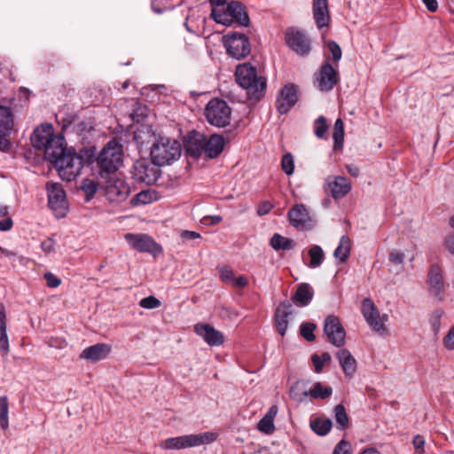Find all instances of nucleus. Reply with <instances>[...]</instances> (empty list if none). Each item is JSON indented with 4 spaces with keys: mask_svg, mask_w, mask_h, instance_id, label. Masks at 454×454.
<instances>
[{
    "mask_svg": "<svg viewBox=\"0 0 454 454\" xmlns=\"http://www.w3.org/2000/svg\"><path fill=\"white\" fill-rule=\"evenodd\" d=\"M223 44L227 53L236 59H244L251 52L248 37L239 32H230L224 35Z\"/></svg>",
    "mask_w": 454,
    "mask_h": 454,
    "instance_id": "8",
    "label": "nucleus"
},
{
    "mask_svg": "<svg viewBox=\"0 0 454 454\" xmlns=\"http://www.w3.org/2000/svg\"><path fill=\"white\" fill-rule=\"evenodd\" d=\"M235 78L238 84L247 91L250 98L259 99L266 88V79L258 76L256 68L249 62L236 67Z\"/></svg>",
    "mask_w": 454,
    "mask_h": 454,
    "instance_id": "1",
    "label": "nucleus"
},
{
    "mask_svg": "<svg viewBox=\"0 0 454 454\" xmlns=\"http://www.w3.org/2000/svg\"><path fill=\"white\" fill-rule=\"evenodd\" d=\"M314 296V290L308 283H301L298 285L294 294L292 297V301L298 306L309 305Z\"/></svg>",
    "mask_w": 454,
    "mask_h": 454,
    "instance_id": "29",
    "label": "nucleus"
},
{
    "mask_svg": "<svg viewBox=\"0 0 454 454\" xmlns=\"http://www.w3.org/2000/svg\"><path fill=\"white\" fill-rule=\"evenodd\" d=\"M445 247L451 254H454V233L446 239Z\"/></svg>",
    "mask_w": 454,
    "mask_h": 454,
    "instance_id": "64",
    "label": "nucleus"
},
{
    "mask_svg": "<svg viewBox=\"0 0 454 454\" xmlns=\"http://www.w3.org/2000/svg\"><path fill=\"white\" fill-rule=\"evenodd\" d=\"M12 128L13 118L11 108L0 106V133L9 135Z\"/></svg>",
    "mask_w": 454,
    "mask_h": 454,
    "instance_id": "32",
    "label": "nucleus"
},
{
    "mask_svg": "<svg viewBox=\"0 0 454 454\" xmlns=\"http://www.w3.org/2000/svg\"><path fill=\"white\" fill-rule=\"evenodd\" d=\"M327 48L332 54V59L335 62H339L342 56V51L340 45L335 41H329Z\"/></svg>",
    "mask_w": 454,
    "mask_h": 454,
    "instance_id": "48",
    "label": "nucleus"
},
{
    "mask_svg": "<svg viewBox=\"0 0 454 454\" xmlns=\"http://www.w3.org/2000/svg\"><path fill=\"white\" fill-rule=\"evenodd\" d=\"M333 139L334 141L333 149L338 150L343 146L344 142V123L340 118L335 121L333 133Z\"/></svg>",
    "mask_w": 454,
    "mask_h": 454,
    "instance_id": "38",
    "label": "nucleus"
},
{
    "mask_svg": "<svg viewBox=\"0 0 454 454\" xmlns=\"http://www.w3.org/2000/svg\"><path fill=\"white\" fill-rule=\"evenodd\" d=\"M427 285L429 294L436 299L442 301L445 293V281L442 269L440 265L433 263L427 272Z\"/></svg>",
    "mask_w": 454,
    "mask_h": 454,
    "instance_id": "12",
    "label": "nucleus"
},
{
    "mask_svg": "<svg viewBox=\"0 0 454 454\" xmlns=\"http://www.w3.org/2000/svg\"><path fill=\"white\" fill-rule=\"evenodd\" d=\"M324 332L328 340L337 348L345 344L346 332L338 317L329 315L325 319Z\"/></svg>",
    "mask_w": 454,
    "mask_h": 454,
    "instance_id": "13",
    "label": "nucleus"
},
{
    "mask_svg": "<svg viewBox=\"0 0 454 454\" xmlns=\"http://www.w3.org/2000/svg\"><path fill=\"white\" fill-rule=\"evenodd\" d=\"M328 129L326 119L324 116H319L314 122L315 135L318 138L325 137V135Z\"/></svg>",
    "mask_w": 454,
    "mask_h": 454,
    "instance_id": "43",
    "label": "nucleus"
},
{
    "mask_svg": "<svg viewBox=\"0 0 454 454\" xmlns=\"http://www.w3.org/2000/svg\"><path fill=\"white\" fill-rule=\"evenodd\" d=\"M194 333L211 347H218L224 342L223 333L209 324H196L194 325Z\"/></svg>",
    "mask_w": 454,
    "mask_h": 454,
    "instance_id": "17",
    "label": "nucleus"
},
{
    "mask_svg": "<svg viewBox=\"0 0 454 454\" xmlns=\"http://www.w3.org/2000/svg\"><path fill=\"white\" fill-rule=\"evenodd\" d=\"M308 253L310 258L309 263L308 264L309 268L315 269L323 263L325 260V253L320 246L312 245Z\"/></svg>",
    "mask_w": 454,
    "mask_h": 454,
    "instance_id": "37",
    "label": "nucleus"
},
{
    "mask_svg": "<svg viewBox=\"0 0 454 454\" xmlns=\"http://www.w3.org/2000/svg\"><path fill=\"white\" fill-rule=\"evenodd\" d=\"M316 325L313 323H303L300 327L301 335L308 341H313L316 339L314 331Z\"/></svg>",
    "mask_w": 454,
    "mask_h": 454,
    "instance_id": "42",
    "label": "nucleus"
},
{
    "mask_svg": "<svg viewBox=\"0 0 454 454\" xmlns=\"http://www.w3.org/2000/svg\"><path fill=\"white\" fill-rule=\"evenodd\" d=\"M317 80L319 90L328 91L337 84L339 74L330 63L326 62L320 67Z\"/></svg>",
    "mask_w": 454,
    "mask_h": 454,
    "instance_id": "19",
    "label": "nucleus"
},
{
    "mask_svg": "<svg viewBox=\"0 0 454 454\" xmlns=\"http://www.w3.org/2000/svg\"><path fill=\"white\" fill-rule=\"evenodd\" d=\"M288 218L290 223L297 229L305 228L310 222L309 211L302 204L294 206L288 211Z\"/></svg>",
    "mask_w": 454,
    "mask_h": 454,
    "instance_id": "25",
    "label": "nucleus"
},
{
    "mask_svg": "<svg viewBox=\"0 0 454 454\" xmlns=\"http://www.w3.org/2000/svg\"><path fill=\"white\" fill-rule=\"evenodd\" d=\"M292 305L289 301L281 302L275 312V323L281 336L286 334L288 326V317L291 315Z\"/></svg>",
    "mask_w": 454,
    "mask_h": 454,
    "instance_id": "26",
    "label": "nucleus"
},
{
    "mask_svg": "<svg viewBox=\"0 0 454 454\" xmlns=\"http://www.w3.org/2000/svg\"><path fill=\"white\" fill-rule=\"evenodd\" d=\"M423 4L426 5L427 9L431 12H434L438 9V2L437 0H422Z\"/></svg>",
    "mask_w": 454,
    "mask_h": 454,
    "instance_id": "63",
    "label": "nucleus"
},
{
    "mask_svg": "<svg viewBox=\"0 0 454 454\" xmlns=\"http://www.w3.org/2000/svg\"><path fill=\"white\" fill-rule=\"evenodd\" d=\"M152 201V194L149 191H142L138 193H137L132 199H131V204L133 206L137 205H145L147 203H150Z\"/></svg>",
    "mask_w": 454,
    "mask_h": 454,
    "instance_id": "45",
    "label": "nucleus"
},
{
    "mask_svg": "<svg viewBox=\"0 0 454 454\" xmlns=\"http://www.w3.org/2000/svg\"><path fill=\"white\" fill-rule=\"evenodd\" d=\"M9 402L6 395L0 396V427L5 430L9 427Z\"/></svg>",
    "mask_w": 454,
    "mask_h": 454,
    "instance_id": "40",
    "label": "nucleus"
},
{
    "mask_svg": "<svg viewBox=\"0 0 454 454\" xmlns=\"http://www.w3.org/2000/svg\"><path fill=\"white\" fill-rule=\"evenodd\" d=\"M272 207L273 206L270 201H262L258 206L257 214L259 215H267L271 210Z\"/></svg>",
    "mask_w": 454,
    "mask_h": 454,
    "instance_id": "57",
    "label": "nucleus"
},
{
    "mask_svg": "<svg viewBox=\"0 0 454 454\" xmlns=\"http://www.w3.org/2000/svg\"><path fill=\"white\" fill-rule=\"evenodd\" d=\"M205 136L200 132H193L189 137L186 151L193 157H199L204 152Z\"/></svg>",
    "mask_w": 454,
    "mask_h": 454,
    "instance_id": "31",
    "label": "nucleus"
},
{
    "mask_svg": "<svg viewBox=\"0 0 454 454\" xmlns=\"http://www.w3.org/2000/svg\"><path fill=\"white\" fill-rule=\"evenodd\" d=\"M278 408L277 405H272L268 410L267 413L260 419L257 424V429L266 434H270L274 432V419L278 414Z\"/></svg>",
    "mask_w": 454,
    "mask_h": 454,
    "instance_id": "30",
    "label": "nucleus"
},
{
    "mask_svg": "<svg viewBox=\"0 0 454 454\" xmlns=\"http://www.w3.org/2000/svg\"><path fill=\"white\" fill-rule=\"evenodd\" d=\"M112 348L106 343H97L82 350L80 358L90 362H98L105 359L111 352Z\"/></svg>",
    "mask_w": 454,
    "mask_h": 454,
    "instance_id": "23",
    "label": "nucleus"
},
{
    "mask_svg": "<svg viewBox=\"0 0 454 454\" xmlns=\"http://www.w3.org/2000/svg\"><path fill=\"white\" fill-rule=\"evenodd\" d=\"M9 351L10 344L6 333V326H0V353L4 356L8 355Z\"/></svg>",
    "mask_w": 454,
    "mask_h": 454,
    "instance_id": "44",
    "label": "nucleus"
},
{
    "mask_svg": "<svg viewBox=\"0 0 454 454\" xmlns=\"http://www.w3.org/2000/svg\"><path fill=\"white\" fill-rule=\"evenodd\" d=\"M211 17L213 20L224 26H231L236 23L242 27H247L250 20L247 12L245 11L241 3L237 1H231L223 4V5H217L211 9Z\"/></svg>",
    "mask_w": 454,
    "mask_h": 454,
    "instance_id": "2",
    "label": "nucleus"
},
{
    "mask_svg": "<svg viewBox=\"0 0 454 454\" xmlns=\"http://www.w3.org/2000/svg\"><path fill=\"white\" fill-rule=\"evenodd\" d=\"M181 144L168 137H159L151 147V158L160 166L170 164L181 156Z\"/></svg>",
    "mask_w": 454,
    "mask_h": 454,
    "instance_id": "4",
    "label": "nucleus"
},
{
    "mask_svg": "<svg viewBox=\"0 0 454 454\" xmlns=\"http://www.w3.org/2000/svg\"><path fill=\"white\" fill-rule=\"evenodd\" d=\"M312 12L318 28L329 26L331 18L327 0H313Z\"/></svg>",
    "mask_w": 454,
    "mask_h": 454,
    "instance_id": "24",
    "label": "nucleus"
},
{
    "mask_svg": "<svg viewBox=\"0 0 454 454\" xmlns=\"http://www.w3.org/2000/svg\"><path fill=\"white\" fill-rule=\"evenodd\" d=\"M224 145L225 140L223 136L212 135L207 140L205 138L204 153L210 159L216 158L223 152Z\"/></svg>",
    "mask_w": 454,
    "mask_h": 454,
    "instance_id": "28",
    "label": "nucleus"
},
{
    "mask_svg": "<svg viewBox=\"0 0 454 454\" xmlns=\"http://www.w3.org/2000/svg\"><path fill=\"white\" fill-rule=\"evenodd\" d=\"M362 313L367 324L378 333L385 331L384 321L387 319V315L380 317L374 302L371 299H364L362 303Z\"/></svg>",
    "mask_w": 454,
    "mask_h": 454,
    "instance_id": "14",
    "label": "nucleus"
},
{
    "mask_svg": "<svg viewBox=\"0 0 454 454\" xmlns=\"http://www.w3.org/2000/svg\"><path fill=\"white\" fill-rule=\"evenodd\" d=\"M351 241L350 239L343 235L339 242L338 247L334 250L333 256L339 260L340 262H345L350 254Z\"/></svg>",
    "mask_w": 454,
    "mask_h": 454,
    "instance_id": "33",
    "label": "nucleus"
},
{
    "mask_svg": "<svg viewBox=\"0 0 454 454\" xmlns=\"http://www.w3.org/2000/svg\"><path fill=\"white\" fill-rule=\"evenodd\" d=\"M43 151L45 158L53 164L57 163V160H61L62 156H66L69 152L65 146V138L60 134L51 138V142Z\"/></svg>",
    "mask_w": 454,
    "mask_h": 454,
    "instance_id": "21",
    "label": "nucleus"
},
{
    "mask_svg": "<svg viewBox=\"0 0 454 454\" xmlns=\"http://www.w3.org/2000/svg\"><path fill=\"white\" fill-rule=\"evenodd\" d=\"M97 162L100 178L116 174L122 162V145L114 139L109 141L100 152Z\"/></svg>",
    "mask_w": 454,
    "mask_h": 454,
    "instance_id": "3",
    "label": "nucleus"
},
{
    "mask_svg": "<svg viewBox=\"0 0 454 454\" xmlns=\"http://www.w3.org/2000/svg\"><path fill=\"white\" fill-rule=\"evenodd\" d=\"M270 245L276 251H286L292 250L295 246V242L292 239L275 233L270 239Z\"/></svg>",
    "mask_w": 454,
    "mask_h": 454,
    "instance_id": "34",
    "label": "nucleus"
},
{
    "mask_svg": "<svg viewBox=\"0 0 454 454\" xmlns=\"http://www.w3.org/2000/svg\"><path fill=\"white\" fill-rule=\"evenodd\" d=\"M41 248L45 254H50L55 249V242L52 239H48L41 243Z\"/></svg>",
    "mask_w": 454,
    "mask_h": 454,
    "instance_id": "58",
    "label": "nucleus"
},
{
    "mask_svg": "<svg viewBox=\"0 0 454 454\" xmlns=\"http://www.w3.org/2000/svg\"><path fill=\"white\" fill-rule=\"evenodd\" d=\"M125 239L132 248L139 252L153 253L159 248L158 244L147 234L127 233Z\"/></svg>",
    "mask_w": 454,
    "mask_h": 454,
    "instance_id": "18",
    "label": "nucleus"
},
{
    "mask_svg": "<svg viewBox=\"0 0 454 454\" xmlns=\"http://www.w3.org/2000/svg\"><path fill=\"white\" fill-rule=\"evenodd\" d=\"M286 42L299 55H308L310 51L309 39L304 33L299 30L288 29L286 33Z\"/></svg>",
    "mask_w": 454,
    "mask_h": 454,
    "instance_id": "16",
    "label": "nucleus"
},
{
    "mask_svg": "<svg viewBox=\"0 0 454 454\" xmlns=\"http://www.w3.org/2000/svg\"><path fill=\"white\" fill-rule=\"evenodd\" d=\"M43 278L46 280L47 286L50 288H56L61 284V279L51 272H46Z\"/></svg>",
    "mask_w": 454,
    "mask_h": 454,
    "instance_id": "50",
    "label": "nucleus"
},
{
    "mask_svg": "<svg viewBox=\"0 0 454 454\" xmlns=\"http://www.w3.org/2000/svg\"><path fill=\"white\" fill-rule=\"evenodd\" d=\"M205 116L211 125L224 128L231 123V108L226 101L213 98L205 108Z\"/></svg>",
    "mask_w": 454,
    "mask_h": 454,
    "instance_id": "6",
    "label": "nucleus"
},
{
    "mask_svg": "<svg viewBox=\"0 0 454 454\" xmlns=\"http://www.w3.org/2000/svg\"><path fill=\"white\" fill-rule=\"evenodd\" d=\"M282 170L288 176L292 175L294 170V158L291 153H286L281 160Z\"/></svg>",
    "mask_w": 454,
    "mask_h": 454,
    "instance_id": "46",
    "label": "nucleus"
},
{
    "mask_svg": "<svg viewBox=\"0 0 454 454\" xmlns=\"http://www.w3.org/2000/svg\"><path fill=\"white\" fill-rule=\"evenodd\" d=\"M404 254L397 250H394L389 254V261L395 264H402L404 261Z\"/></svg>",
    "mask_w": 454,
    "mask_h": 454,
    "instance_id": "53",
    "label": "nucleus"
},
{
    "mask_svg": "<svg viewBox=\"0 0 454 454\" xmlns=\"http://www.w3.org/2000/svg\"><path fill=\"white\" fill-rule=\"evenodd\" d=\"M332 394L333 388L331 387H325L321 382H317L309 391L305 390L302 395L305 397L310 396L314 399H326Z\"/></svg>",
    "mask_w": 454,
    "mask_h": 454,
    "instance_id": "35",
    "label": "nucleus"
},
{
    "mask_svg": "<svg viewBox=\"0 0 454 454\" xmlns=\"http://www.w3.org/2000/svg\"><path fill=\"white\" fill-rule=\"evenodd\" d=\"M217 439V434L204 432L196 434H185L176 437H170L160 443L164 450H181L197 447L214 442Z\"/></svg>",
    "mask_w": 454,
    "mask_h": 454,
    "instance_id": "5",
    "label": "nucleus"
},
{
    "mask_svg": "<svg viewBox=\"0 0 454 454\" xmlns=\"http://www.w3.org/2000/svg\"><path fill=\"white\" fill-rule=\"evenodd\" d=\"M351 190L349 180L342 176H330L325 179V192L333 199L345 197Z\"/></svg>",
    "mask_w": 454,
    "mask_h": 454,
    "instance_id": "15",
    "label": "nucleus"
},
{
    "mask_svg": "<svg viewBox=\"0 0 454 454\" xmlns=\"http://www.w3.org/2000/svg\"><path fill=\"white\" fill-rule=\"evenodd\" d=\"M333 412L338 428L340 430L346 429L348 427L349 419L345 407L342 404H338L334 407Z\"/></svg>",
    "mask_w": 454,
    "mask_h": 454,
    "instance_id": "39",
    "label": "nucleus"
},
{
    "mask_svg": "<svg viewBox=\"0 0 454 454\" xmlns=\"http://www.w3.org/2000/svg\"><path fill=\"white\" fill-rule=\"evenodd\" d=\"M53 127L51 124L45 123L36 128L31 135V143L33 146L39 150H44L55 137Z\"/></svg>",
    "mask_w": 454,
    "mask_h": 454,
    "instance_id": "20",
    "label": "nucleus"
},
{
    "mask_svg": "<svg viewBox=\"0 0 454 454\" xmlns=\"http://www.w3.org/2000/svg\"><path fill=\"white\" fill-rule=\"evenodd\" d=\"M83 158L75 153L69 151L61 160H57L55 167L58 169L60 178L64 181L74 180L81 172L83 167Z\"/></svg>",
    "mask_w": 454,
    "mask_h": 454,
    "instance_id": "9",
    "label": "nucleus"
},
{
    "mask_svg": "<svg viewBox=\"0 0 454 454\" xmlns=\"http://www.w3.org/2000/svg\"><path fill=\"white\" fill-rule=\"evenodd\" d=\"M82 190L86 195V200L89 201L97 192L98 184L90 179H84L82 184Z\"/></svg>",
    "mask_w": 454,
    "mask_h": 454,
    "instance_id": "41",
    "label": "nucleus"
},
{
    "mask_svg": "<svg viewBox=\"0 0 454 454\" xmlns=\"http://www.w3.org/2000/svg\"><path fill=\"white\" fill-rule=\"evenodd\" d=\"M312 362L315 367L316 372H320L322 371V368L324 366V363L322 361V358L317 355L312 356Z\"/></svg>",
    "mask_w": 454,
    "mask_h": 454,
    "instance_id": "61",
    "label": "nucleus"
},
{
    "mask_svg": "<svg viewBox=\"0 0 454 454\" xmlns=\"http://www.w3.org/2000/svg\"><path fill=\"white\" fill-rule=\"evenodd\" d=\"M336 357L347 378L351 379L356 371V360L351 353L345 348L339 349Z\"/></svg>",
    "mask_w": 454,
    "mask_h": 454,
    "instance_id": "27",
    "label": "nucleus"
},
{
    "mask_svg": "<svg viewBox=\"0 0 454 454\" xmlns=\"http://www.w3.org/2000/svg\"><path fill=\"white\" fill-rule=\"evenodd\" d=\"M48 205L58 218L65 217L68 211L66 192L60 184H47Z\"/></svg>",
    "mask_w": 454,
    "mask_h": 454,
    "instance_id": "11",
    "label": "nucleus"
},
{
    "mask_svg": "<svg viewBox=\"0 0 454 454\" xmlns=\"http://www.w3.org/2000/svg\"><path fill=\"white\" fill-rule=\"evenodd\" d=\"M98 185L104 189L105 195L111 202L121 203L126 200L130 192L129 184L117 177L116 174L106 176L105 178L99 177Z\"/></svg>",
    "mask_w": 454,
    "mask_h": 454,
    "instance_id": "7",
    "label": "nucleus"
},
{
    "mask_svg": "<svg viewBox=\"0 0 454 454\" xmlns=\"http://www.w3.org/2000/svg\"><path fill=\"white\" fill-rule=\"evenodd\" d=\"M349 443L345 441L341 440L334 448L333 454H349Z\"/></svg>",
    "mask_w": 454,
    "mask_h": 454,
    "instance_id": "54",
    "label": "nucleus"
},
{
    "mask_svg": "<svg viewBox=\"0 0 454 454\" xmlns=\"http://www.w3.org/2000/svg\"><path fill=\"white\" fill-rule=\"evenodd\" d=\"M333 423L330 419H321L317 418L310 421L311 429L318 435L324 436L327 434L331 428Z\"/></svg>",
    "mask_w": 454,
    "mask_h": 454,
    "instance_id": "36",
    "label": "nucleus"
},
{
    "mask_svg": "<svg viewBox=\"0 0 454 454\" xmlns=\"http://www.w3.org/2000/svg\"><path fill=\"white\" fill-rule=\"evenodd\" d=\"M248 284V280L244 276H239V278H233L231 282L230 283V286L237 288H244Z\"/></svg>",
    "mask_w": 454,
    "mask_h": 454,
    "instance_id": "55",
    "label": "nucleus"
},
{
    "mask_svg": "<svg viewBox=\"0 0 454 454\" xmlns=\"http://www.w3.org/2000/svg\"><path fill=\"white\" fill-rule=\"evenodd\" d=\"M444 345L448 349H454V326L450 328L444 338Z\"/></svg>",
    "mask_w": 454,
    "mask_h": 454,
    "instance_id": "59",
    "label": "nucleus"
},
{
    "mask_svg": "<svg viewBox=\"0 0 454 454\" xmlns=\"http://www.w3.org/2000/svg\"><path fill=\"white\" fill-rule=\"evenodd\" d=\"M13 222L12 218L7 217L4 220H0V231H6L12 229Z\"/></svg>",
    "mask_w": 454,
    "mask_h": 454,
    "instance_id": "62",
    "label": "nucleus"
},
{
    "mask_svg": "<svg viewBox=\"0 0 454 454\" xmlns=\"http://www.w3.org/2000/svg\"><path fill=\"white\" fill-rule=\"evenodd\" d=\"M220 272V278L221 279L226 283L227 285H230L231 280L234 278L233 270L229 266H224L219 269Z\"/></svg>",
    "mask_w": 454,
    "mask_h": 454,
    "instance_id": "49",
    "label": "nucleus"
},
{
    "mask_svg": "<svg viewBox=\"0 0 454 454\" xmlns=\"http://www.w3.org/2000/svg\"><path fill=\"white\" fill-rule=\"evenodd\" d=\"M297 101V90L293 84L285 86L277 99V109L281 114H286Z\"/></svg>",
    "mask_w": 454,
    "mask_h": 454,
    "instance_id": "22",
    "label": "nucleus"
},
{
    "mask_svg": "<svg viewBox=\"0 0 454 454\" xmlns=\"http://www.w3.org/2000/svg\"><path fill=\"white\" fill-rule=\"evenodd\" d=\"M160 167L152 159H139L133 165V177L137 182L153 184L160 176Z\"/></svg>",
    "mask_w": 454,
    "mask_h": 454,
    "instance_id": "10",
    "label": "nucleus"
},
{
    "mask_svg": "<svg viewBox=\"0 0 454 454\" xmlns=\"http://www.w3.org/2000/svg\"><path fill=\"white\" fill-rule=\"evenodd\" d=\"M424 444H425V439L423 436L418 434L413 438V445H414V448L416 449V450H419L420 452H423Z\"/></svg>",
    "mask_w": 454,
    "mask_h": 454,
    "instance_id": "60",
    "label": "nucleus"
},
{
    "mask_svg": "<svg viewBox=\"0 0 454 454\" xmlns=\"http://www.w3.org/2000/svg\"><path fill=\"white\" fill-rule=\"evenodd\" d=\"M146 112H147L146 107L139 106L133 111V113L131 114V118L136 122H141L146 117V115H147Z\"/></svg>",
    "mask_w": 454,
    "mask_h": 454,
    "instance_id": "51",
    "label": "nucleus"
},
{
    "mask_svg": "<svg viewBox=\"0 0 454 454\" xmlns=\"http://www.w3.org/2000/svg\"><path fill=\"white\" fill-rule=\"evenodd\" d=\"M180 237L183 240H194L200 239V234L193 231H183Z\"/></svg>",
    "mask_w": 454,
    "mask_h": 454,
    "instance_id": "56",
    "label": "nucleus"
},
{
    "mask_svg": "<svg viewBox=\"0 0 454 454\" xmlns=\"http://www.w3.org/2000/svg\"><path fill=\"white\" fill-rule=\"evenodd\" d=\"M139 305L143 309H153L160 306V301L156 297L150 295L148 297L143 298L139 301Z\"/></svg>",
    "mask_w": 454,
    "mask_h": 454,
    "instance_id": "47",
    "label": "nucleus"
},
{
    "mask_svg": "<svg viewBox=\"0 0 454 454\" xmlns=\"http://www.w3.org/2000/svg\"><path fill=\"white\" fill-rule=\"evenodd\" d=\"M442 311L435 310L433 314V317L431 318V325L433 331L436 333H438L440 326H441V317H442Z\"/></svg>",
    "mask_w": 454,
    "mask_h": 454,
    "instance_id": "52",
    "label": "nucleus"
}]
</instances>
